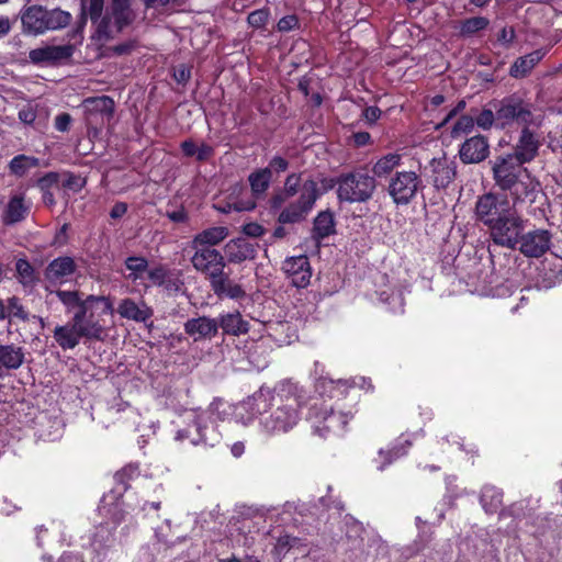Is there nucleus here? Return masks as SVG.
Wrapping results in <instances>:
<instances>
[{
	"label": "nucleus",
	"instance_id": "f257e3e1",
	"mask_svg": "<svg viewBox=\"0 0 562 562\" xmlns=\"http://www.w3.org/2000/svg\"><path fill=\"white\" fill-rule=\"evenodd\" d=\"M63 304L70 322L58 325L53 337L63 350L76 348L82 338L100 341L105 333L103 316L112 315L113 303L109 296L86 294L80 290L50 291Z\"/></svg>",
	"mask_w": 562,
	"mask_h": 562
},
{
	"label": "nucleus",
	"instance_id": "f03ea898",
	"mask_svg": "<svg viewBox=\"0 0 562 562\" xmlns=\"http://www.w3.org/2000/svg\"><path fill=\"white\" fill-rule=\"evenodd\" d=\"M340 186L337 177H322L318 181L305 172H291L283 181V187L269 199L270 209L281 210L277 221L281 224H300L308 217L316 202L328 191Z\"/></svg>",
	"mask_w": 562,
	"mask_h": 562
},
{
	"label": "nucleus",
	"instance_id": "7ed1b4c3",
	"mask_svg": "<svg viewBox=\"0 0 562 562\" xmlns=\"http://www.w3.org/2000/svg\"><path fill=\"white\" fill-rule=\"evenodd\" d=\"M255 401L258 412L261 414L260 424L267 434H285L293 429L301 419L300 398L284 385L277 386L267 394L261 391Z\"/></svg>",
	"mask_w": 562,
	"mask_h": 562
},
{
	"label": "nucleus",
	"instance_id": "20e7f679",
	"mask_svg": "<svg viewBox=\"0 0 562 562\" xmlns=\"http://www.w3.org/2000/svg\"><path fill=\"white\" fill-rule=\"evenodd\" d=\"M196 272L209 281L211 290L220 297L241 300L246 296L243 286L231 279V272L226 271L224 255L217 249L194 250L190 258Z\"/></svg>",
	"mask_w": 562,
	"mask_h": 562
},
{
	"label": "nucleus",
	"instance_id": "39448f33",
	"mask_svg": "<svg viewBox=\"0 0 562 562\" xmlns=\"http://www.w3.org/2000/svg\"><path fill=\"white\" fill-rule=\"evenodd\" d=\"M352 418L351 411H345L338 401L334 404L324 398L314 400L306 414L315 434L322 438L341 435Z\"/></svg>",
	"mask_w": 562,
	"mask_h": 562
},
{
	"label": "nucleus",
	"instance_id": "423d86ee",
	"mask_svg": "<svg viewBox=\"0 0 562 562\" xmlns=\"http://www.w3.org/2000/svg\"><path fill=\"white\" fill-rule=\"evenodd\" d=\"M376 188L378 181L374 177L364 168H356L340 173V186L336 189V195L340 203H367L373 198Z\"/></svg>",
	"mask_w": 562,
	"mask_h": 562
},
{
	"label": "nucleus",
	"instance_id": "0eeeda50",
	"mask_svg": "<svg viewBox=\"0 0 562 562\" xmlns=\"http://www.w3.org/2000/svg\"><path fill=\"white\" fill-rule=\"evenodd\" d=\"M71 14L61 9L48 10L43 5H29L21 12V22L24 33L38 35L48 30H58L67 26Z\"/></svg>",
	"mask_w": 562,
	"mask_h": 562
},
{
	"label": "nucleus",
	"instance_id": "6e6552de",
	"mask_svg": "<svg viewBox=\"0 0 562 562\" xmlns=\"http://www.w3.org/2000/svg\"><path fill=\"white\" fill-rule=\"evenodd\" d=\"M424 189L420 175L413 170L395 171L384 186L385 192L397 207L413 203Z\"/></svg>",
	"mask_w": 562,
	"mask_h": 562
},
{
	"label": "nucleus",
	"instance_id": "1a4fd4ad",
	"mask_svg": "<svg viewBox=\"0 0 562 562\" xmlns=\"http://www.w3.org/2000/svg\"><path fill=\"white\" fill-rule=\"evenodd\" d=\"M497 103V127L506 128L513 124L522 127L535 123L532 104L526 101L521 95L513 93L504 97Z\"/></svg>",
	"mask_w": 562,
	"mask_h": 562
},
{
	"label": "nucleus",
	"instance_id": "9d476101",
	"mask_svg": "<svg viewBox=\"0 0 562 562\" xmlns=\"http://www.w3.org/2000/svg\"><path fill=\"white\" fill-rule=\"evenodd\" d=\"M514 204L506 194L485 193L479 198L475 205L476 217L485 226L491 227L505 216H512Z\"/></svg>",
	"mask_w": 562,
	"mask_h": 562
},
{
	"label": "nucleus",
	"instance_id": "9b49d317",
	"mask_svg": "<svg viewBox=\"0 0 562 562\" xmlns=\"http://www.w3.org/2000/svg\"><path fill=\"white\" fill-rule=\"evenodd\" d=\"M104 8V0H89L88 8L82 4L81 7V15L78 22V26L76 29V33L80 35L82 38V31L85 25L87 24L88 16L91 20L92 24L95 25V37L99 41H110L114 37V34L111 29V16L102 15Z\"/></svg>",
	"mask_w": 562,
	"mask_h": 562
},
{
	"label": "nucleus",
	"instance_id": "f8f14e48",
	"mask_svg": "<svg viewBox=\"0 0 562 562\" xmlns=\"http://www.w3.org/2000/svg\"><path fill=\"white\" fill-rule=\"evenodd\" d=\"M85 120L89 128L101 130L114 116L115 102L109 95L89 97L83 100Z\"/></svg>",
	"mask_w": 562,
	"mask_h": 562
},
{
	"label": "nucleus",
	"instance_id": "ddd939ff",
	"mask_svg": "<svg viewBox=\"0 0 562 562\" xmlns=\"http://www.w3.org/2000/svg\"><path fill=\"white\" fill-rule=\"evenodd\" d=\"M524 228V221L516 211L512 212V216H505L488 227L493 241L510 249L517 248Z\"/></svg>",
	"mask_w": 562,
	"mask_h": 562
},
{
	"label": "nucleus",
	"instance_id": "4468645a",
	"mask_svg": "<svg viewBox=\"0 0 562 562\" xmlns=\"http://www.w3.org/2000/svg\"><path fill=\"white\" fill-rule=\"evenodd\" d=\"M493 179L495 184L503 191L510 189L514 182L522 175L527 172L524 165L516 161L508 154L504 156H497L492 166Z\"/></svg>",
	"mask_w": 562,
	"mask_h": 562
},
{
	"label": "nucleus",
	"instance_id": "2eb2a0df",
	"mask_svg": "<svg viewBox=\"0 0 562 562\" xmlns=\"http://www.w3.org/2000/svg\"><path fill=\"white\" fill-rule=\"evenodd\" d=\"M541 139L538 133L532 131L530 126L521 128L515 145L513 146L512 156L516 161L525 165L529 164L539 155Z\"/></svg>",
	"mask_w": 562,
	"mask_h": 562
},
{
	"label": "nucleus",
	"instance_id": "dca6fc26",
	"mask_svg": "<svg viewBox=\"0 0 562 562\" xmlns=\"http://www.w3.org/2000/svg\"><path fill=\"white\" fill-rule=\"evenodd\" d=\"M551 237V233L547 229L521 233L517 247L526 257L539 258L549 250Z\"/></svg>",
	"mask_w": 562,
	"mask_h": 562
},
{
	"label": "nucleus",
	"instance_id": "f3484780",
	"mask_svg": "<svg viewBox=\"0 0 562 562\" xmlns=\"http://www.w3.org/2000/svg\"><path fill=\"white\" fill-rule=\"evenodd\" d=\"M282 270L291 283L299 289L306 288L311 282L312 267L306 255L286 258L282 263Z\"/></svg>",
	"mask_w": 562,
	"mask_h": 562
},
{
	"label": "nucleus",
	"instance_id": "a211bd4d",
	"mask_svg": "<svg viewBox=\"0 0 562 562\" xmlns=\"http://www.w3.org/2000/svg\"><path fill=\"white\" fill-rule=\"evenodd\" d=\"M488 156V138L481 134L467 138L459 148V158L464 165L480 164Z\"/></svg>",
	"mask_w": 562,
	"mask_h": 562
},
{
	"label": "nucleus",
	"instance_id": "6ab92c4d",
	"mask_svg": "<svg viewBox=\"0 0 562 562\" xmlns=\"http://www.w3.org/2000/svg\"><path fill=\"white\" fill-rule=\"evenodd\" d=\"M75 47L71 44L66 45H46L31 49L29 58L34 65H56L72 57Z\"/></svg>",
	"mask_w": 562,
	"mask_h": 562
},
{
	"label": "nucleus",
	"instance_id": "aec40b11",
	"mask_svg": "<svg viewBox=\"0 0 562 562\" xmlns=\"http://www.w3.org/2000/svg\"><path fill=\"white\" fill-rule=\"evenodd\" d=\"M77 263L70 256H59L44 269V277L49 284H63L77 271Z\"/></svg>",
	"mask_w": 562,
	"mask_h": 562
},
{
	"label": "nucleus",
	"instance_id": "412c9836",
	"mask_svg": "<svg viewBox=\"0 0 562 562\" xmlns=\"http://www.w3.org/2000/svg\"><path fill=\"white\" fill-rule=\"evenodd\" d=\"M258 244L245 237L231 239L224 247V257L229 263H241L257 257Z\"/></svg>",
	"mask_w": 562,
	"mask_h": 562
},
{
	"label": "nucleus",
	"instance_id": "4be33fe9",
	"mask_svg": "<svg viewBox=\"0 0 562 562\" xmlns=\"http://www.w3.org/2000/svg\"><path fill=\"white\" fill-rule=\"evenodd\" d=\"M117 314L125 319L146 323L154 316V310L144 300L136 302L132 297L122 299L116 308Z\"/></svg>",
	"mask_w": 562,
	"mask_h": 562
},
{
	"label": "nucleus",
	"instance_id": "5701e85b",
	"mask_svg": "<svg viewBox=\"0 0 562 562\" xmlns=\"http://www.w3.org/2000/svg\"><path fill=\"white\" fill-rule=\"evenodd\" d=\"M430 171L432 186L438 190L448 188L457 176L456 164L446 157L434 158L430 161Z\"/></svg>",
	"mask_w": 562,
	"mask_h": 562
},
{
	"label": "nucleus",
	"instance_id": "b1692460",
	"mask_svg": "<svg viewBox=\"0 0 562 562\" xmlns=\"http://www.w3.org/2000/svg\"><path fill=\"white\" fill-rule=\"evenodd\" d=\"M106 15L111 16V29H114L115 33L123 32L135 20L130 0H112Z\"/></svg>",
	"mask_w": 562,
	"mask_h": 562
},
{
	"label": "nucleus",
	"instance_id": "393cba45",
	"mask_svg": "<svg viewBox=\"0 0 562 562\" xmlns=\"http://www.w3.org/2000/svg\"><path fill=\"white\" fill-rule=\"evenodd\" d=\"M184 333L193 337L194 341L211 339L217 335V319L207 316L189 318L184 325Z\"/></svg>",
	"mask_w": 562,
	"mask_h": 562
},
{
	"label": "nucleus",
	"instance_id": "a878e982",
	"mask_svg": "<svg viewBox=\"0 0 562 562\" xmlns=\"http://www.w3.org/2000/svg\"><path fill=\"white\" fill-rule=\"evenodd\" d=\"M31 211V202L26 201L24 193H18L9 199L2 213V223L13 225L24 221Z\"/></svg>",
	"mask_w": 562,
	"mask_h": 562
},
{
	"label": "nucleus",
	"instance_id": "bb28decb",
	"mask_svg": "<svg viewBox=\"0 0 562 562\" xmlns=\"http://www.w3.org/2000/svg\"><path fill=\"white\" fill-rule=\"evenodd\" d=\"M196 429H202L201 435L194 437L199 445L214 447L221 442L222 434L212 414L207 412L199 413Z\"/></svg>",
	"mask_w": 562,
	"mask_h": 562
},
{
	"label": "nucleus",
	"instance_id": "cd10ccee",
	"mask_svg": "<svg viewBox=\"0 0 562 562\" xmlns=\"http://www.w3.org/2000/svg\"><path fill=\"white\" fill-rule=\"evenodd\" d=\"M412 447V441L408 435L402 434L398 438L394 440L390 448L386 450H379V459L374 461L378 463L376 468L379 470H384L385 467L393 463L395 460L406 456L408 450Z\"/></svg>",
	"mask_w": 562,
	"mask_h": 562
},
{
	"label": "nucleus",
	"instance_id": "c85d7f7f",
	"mask_svg": "<svg viewBox=\"0 0 562 562\" xmlns=\"http://www.w3.org/2000/svg\"><path fill=\"white\" fill-rule=\"evenodd\" d=\"M122 498L123 497H119L114 494L111 496L106 495L101 499L99 505L100 514L106 518V522H109L111 527H115V529L125 520L126 516Z\"/></svg>",
	"mask_w": 562,
	"mask_h": 562
},
{
	"label": "nucleus",
	"instance_id": "c756f323",
	"mask_svg": "<svg viewBox=\"0 0 562 562\" xmlns=\"http://www.w3.org/2000/svg\"><path fill=\"white\" fill-rule=\"evenodd\" d=\"M229 232L225 226H213L203 229L193 236L191 240V248L193 250L202 249H215L214 247L220 245L227 236Z\"/></svg>",
	"mask_w": 562,
	"mask_h": 562
},
{
	"label": "nucleus",
	"instance_id": "7c9ffc66",
	"mask_svg": "<svg viewBox=\"0 0 562 562\" xmlns=\"http://www.w3.org/2000/svg\"><path fill=\"white\" fill-rule=\"evenodd\" d=\"M222 328L223 335L241 336L250 330V324L243 317L239 311L220 314L217 318V329Z\"/></svg>",
	"mask_w": 562,
	"mask_h": 562
},
{
	"label": "nucleus",
	"instance_id": "2f4dec72",
	"mask_svg": "<svg viewBox=\"0 0 562 562\" xmlns=\"http://www.w3.org/2000/svg\"><path fill=\"white\" fill-rule=\"evenodd\" d=\"M336 234L335 214L330 209L319 211L313 221L312 239L319 245L325 238Z\"/></svg>",
	"mask_w": 562,
	"mask_h": 562
},
{
	"label": "nucleus",
	"instance_id": "473e14b6",
	"mask_svg": "<svg viewBox=\"0 0 562 562\" xmlns=\"http://www.w3.org/2000/svg\"><path fill=\"white\" fill-rule=\"evenodd\" d=\"M403 159L402 155L397 153H387L381 156L373 165H372V175L374 179L389 181L394 175L395 171H400L398 168L402 166Z\"/></svg>",
	"mask_w": 562,
	"mask_h": 562
},
{
	"label": "nucleus",
	"instance_id": "72a5a7b5",
	"mask_svg": "<svg viewBox=\"0 0 562 562\" xmlns=\"http://www.w3.org/2000/svg\"><path fill=\"white\" fill-rule=\"evenodd\" d=\"M539 182L530 178L529 175L520 176L507 191L510 192V195L514 200V205L518 202H524L525 200H529L531 202L535 201L536 195L539 193L538 191Z\"/></svg>",
	"mask_w": 562,
	"mask_h": 562
},
{
	"label": "nucleus",
	"instance_id": "f704fd0d",
	"mask_svg": "<svg viewBox=\"0 0 562 562\" xmlns=\"http://www.w3.org/2000/svg\"><path fill=\"white\" fill-rule=\"evenodd\" d=\"M59 181L60 175L57 171H48L35 181V187L41 192L42 202L48 209H53L57 203L53 188L57 187Z\"/></svg>",
	"mask_w": 562,
	"mask_h": 562
},
{
	"label": "nucleus",
	"instance_id": "c9c22d12",
	"mask_svg": "<svg viewBox=\"0 0 562 562\" xmlns=\"http://www.w3.org/2000/svg\"><path fill=\"white\" fill-rule=\"evenodd\" d=\"M546 49H536L525 56L518 57L510 66L509 75L514 78L526 77L533 67L546 56Z\"/></svg>",
	"mask_w": 562,
	"mask_h": 562
},
{
	"label": "nucleus",
	"instance_id": "e433bc0d",
	"mask_svg": "<svg viewBox=\"0 0 562 562\" xmlns=\"http://www.w3.org/2000/svg\"><path fill=\"white\" fill-rule=\"evenodd\" d=\"M140 475V471L137 464H126L114 474L115 486L112 490V494L123 497L124 493L131 487V482L135 481Z\"/></svg>",
	"mask_w": 562,
	"mask_h": 562
},
{
	"label": "nucleus",
	"instance_id": "4c0bfd02",
	"mask_svg": "<svg viewBox=\"0 0 562 562\" xmlns=\"http://www.w3.org/2000/svg\"><path fill=\"white\" fill-rule=\"evenodd\" d=\"M15 278L24 289H33L40 282V273L25 257L15 261Z\"/></svg>",
	"mask_w": 562,
	"mask_h": 562
},
{
	"label": "nucleus",
	"instance_id": "58836bf2",
	"mask_svg": "<svg viewBox=\"0 0 562 562\" xmlns=\"http://www.w3.org/2000/svg\"><path fill=\"white\" fill-rule=\"evenodd\" d=\"M25 360L22 347L14 344L0 345V364L7 370H18Z\"/></svg>",
	"mask_w": 562,
	"mask_h": 562
},
{
	"label": "nucleus",
	"instance_id": "ea45409f",
	"mask_svg": "<svg viewBox=\"0 0 562 562\" xmlns=\"http://www.w3.org/2000/svg\"><path fill=\"white\" fill-rule=\"evenodd\" d=\"M272 176L269 169L258 168L250 172L248 176V182L251 190V194L256 198H262L272 182Z\"/></svg>",
	"mask_w": 562,
	"mask_h": 562
},
{
	"label": "nucleus",
	"instance_id": "a19ab883",
	"mask_svg": "<svg viewBox=\"0 0 562 562\" xmlns=\"http://www.w3.org/2000/svg\"><path fill=\"white\" fill-rule=\"evenodd\" d=\"M124 266L128 271V274L125 276L127 281H131L134 284H137L144 277V273H147L149 268V261L144 256H128L124 260Z\"/></svg>",
	"mask_w": 562,
	"mask_h": 562
},
{
	"label": "nucleus",
	"instance_id": "79ce46f5",
	"mask_svg": "<svg viewBox=\"0 0 562 562\" xmlns=\"http://www.w3.org/2000/svg\"><path fill=\"white\" fill-rule=\"evenodd\" d=\"M115 527H111L109 522H101L92 537V546L98 552H103L112 548L115 543Z\"/></svg>",
	"mask_w": 562,
	"mask_h": 562
},
{
	"label": "nucleus",
	"instance_id": "37998d69",
	"mask_svg": "<svg viewBox=\"0 0 562 562\" xmlns=\"http://www.w3.org/2000/svg\"><path fill=\"white\" fill-rule=\"evenodd\" d=\"M60 181L59 184L63 189V196L69 199L70 193H79L87 184V179L79 173H75L69 170L59 172Z\"/></svg>",
	"mask_w": 562,
	"mask_h": 562
},
{
	"label": "nucleus",
	"instance_id": "c03bdc74",
	"mask_svg": "<svg viewBox=\"0 0 562 562\" xmlns=\"http://www.w3.org/2000/svg\"><path fill=\"white\" fill-rule=\"evenodd\" d=\"M490 25V20L485 16H471L459 21L458 36L461 38H470L485 31Z\"/></svg>",
	"mask_w": 562,
	"mask_h": 562
},
{
	"label": "nucleus",
	"instance_id": "a18cd8bd",
	"mask_svg": "<svg viewBox=\"0 0 562 562\" xmlns=\"http://www.w3.org/2000/svg\"><path fill=\"white\" fill-rule=\"evenodd\" d=\"M40 166V159L34 156L20 154L14 156L9 162L10 172L16 177H23L30 169Z\"/></svg>",
	"mask_w": 562,
	"mask_h": 562
},
{
	"label": "nucleus",
	"instance_id": "49530a36",
	"mask_svg": "<svg viewBox=\"0 0 562 562\" xmlns=\"http://www.w3.org/2000/svg\"><path fill=\"white\" fill-rule=\"evenodd\" d=\"M181 277L182 273L180 270L170 269L168 267L159 289H161L168 295L178 294L184 286V282Z\"/></svg>",
	"mask_w": 562,
	"mask_h": 562
},
{
	"label": "nucleus",
	"instance_id": "de8ad7c7",
	"mask_svg": "<svg viewBox=\"0 0 562 562\" xmlns=\"http://www.w3.org/2000/svg\"><path fill=\"white\" fill-rule=\"evenodd\" d=\"M475 126L474 117L468 114L459 116L451 128V137L460 138L462 135L470 134Z\"/></svg>",
	"mask_w": 562,
	"mask_h": 562
},
{
	"label": "nucleus",
	"instance_id": "09e8293b",
	"mask_svg": "<svg viewBox=\"0 0 562 562\" xmlns=\"http://www.w3.org/2000/svg\"><path fill=\"white\" fill-rule=\"evenodd\" d=\"M494 110L483 109L476 117H474L475 125L484 131L491 130L494 125L497 127V103L494 102Z\"/></svg>",
	"mask_w": 562,
	"mask_h": 562
},
{
	"label": "nucleus",
	"instance_id": "8fccbe9b",
	"mask_svg": "<svg viewBox=\"0 0 562 562\" xmlns=\"http://www.w3.org/2000/svg\"><path fill=\"white\" fill-rule=\"evenodd\" d=\"M480 499L486 513H495L502 505V494L494 488H486Z\"/></svg>",
	"mask_w": 562,
	"mask_h": 562
},
{
	"label": "nucleus",
	"instance_id": "3c124183",
	"mask_svg": "<svg viewBox=\"0 0 562 562\" xmlns=\"http://www.w3.org/2000/svg\"><path fill=\"white\" fill-rule=\"evenodd\" d=\"M198 414L195 413L192 420L187 425V427L179 429L176 435V439L183 441L189 440L192 445L198 446L199 441L195 440V436H200L202 429L198 428Z\"/></svg>",
	"mask_w": 562,
	"mask_h": 562
},
{
	"label": "nucleus",
	"instance_id": "603ef678",
	"mask_svg": "<svg viewBox=\"0 0 562 562\" xmlns=\"http://www.w3.org/2000/svg\"><path fill=\"white\" fill-rule=\"evenodd\" d=\"M5 311L8 317H14L20 321L26 322L29 321V313L22 305L20 299L18 296H11L8 299V304L5 306Z\"/></svg>",
	"mask_w": 562,
	"mask_h": 562
},
{
	"label": "nucleus",
	"instance_id": "864d4df0",
	"mask_svg": "<svg viewBox=\"0 0 562 562\" xmlns=\"http://www.w3.org/2000/svg\"><path fill=\"white\" fill-rule=\"evenodd\" d=\"M270 18L268 7L251 11L247 16V22L252 29H265Z\"/></svg>",
	"mask_w": 562,
	"mask_h": 562
},
{
	"label": "nucleus",
	"instance_id": "5fc2aeb1",
	"mask_svg": "<svg viewBox=\"0 0 562 562\" xmlns=\"http://www.w3.org/2000/svg\"><path fill=\"white\" fill-rule=\"evenodd\" d=\"M167 269L168 266L164 263H156L155 266L150 267V269L147 271V279L149 284L144 285L145 290L150 286L160 288Z\"/></svg>",
	"mask_w": 562,
	"mask_h": 562
},
{
	"label": "nucleus",
	"instance_id": "6e6d98bb",
	"mask_svg": "<svg viewBox=\"0 0 562 562\" xmlns=\"http://www.w3.org/2000/svg\"><path fill=\"white\" fill-rule=\"evenodd\" d=\"M290 162L286 158L276 155L270 160L266 169H269L271 172V176L273 177V173L280 175L282 172H285L289 169Z\"/></svg>",
	"mask_w": 562,
	"mask_h": 562
},
{
	"label": "nucleus",
	"instance_id": "4d7b16f0",
	"mask_svg": "<svg viewBox=\"0 0 562 562\" xmlns=\"http://www.w3.org/2000/svg\"><path fill=\"white\" fill-rule=\"evenodd\" d=\"M300 27V20L295 14L282 16L277 23V30L281 33H286Z\"/></svg>",
	"mask_w": 562,
	"mask_h": 562
},
{
	"label": "nucleus",
	"instance_id": "13d9d810",
	"mask_svg": "<svg viewBox=\"0 0 562 562\" xmlns=\"http://www.w3.org/2000/svg\"><path fill=\"white\" fill-rule=\"evenodd\" d=\"M138 47V41L136 38L127 40L123 43L112 46L110 49L115 56L130 55Z\"/></svg>",
	"mask_w": 562,
	"mask_h": 562
},
{
	"label": "nucleus",
	"instance_id": "bf43d9fd",
	"mask_svg": "<svg viewBox=\"0 0 562 562\" xmlns=\"http://www.w3.org/2000/svg\"><path fill=\"white\" fill-rule=\"evenodd\" d=\"M516 37V33L514 27L504 26L497 34V41L501 43L505 48H509L512 44L514 43Z\"/></svg>",
	"mask_w": 562,
	"mask_h": 562
},
{
	"label": "nucleus",
	"instance_id": "052dcab7",
	"mask_svg": "<svg viewBox=\"0 0 562 562\" xmlns=\"http://www.w3.org/2000/svg\"><path fill=\"white\" fill-rule=\"evenodd\" d=\"M381 114H382V111L379 106L370 105V106H366L362 110L361 116L366 120L368 125L371 126L376 123V121L381 117Z\"/></svg>",
	"mask_w": 562,
	"mask_h": 562
},
{
	"label": "nucleus",
	"instance_id": "680f3d73",
	"mask_svg": "<svg viewBox=\"0 0 562 562\" xmlns=\"http://www.w3.org/2000/svg\"><path fill=\"white\" fill-rule=\"evenodd\" d=\"M71 122V115L67 112H63L55 117L54 126L58 132L64 133L70 130Z\"/></svg>",
	"mask_w": 562,
	"mask_h": 562
},
{
	"label": "nucleus",
	"instance_id": "e2e57ef3",
	"mask_svg": "<svg viewBox=\"0 0 562 562\" xmlns=\"http://www.w3.org/2000/svg\"><path fill=\"white\" fill-rule=\"evenodd\" d=\"M215 154V149L213 146L206 143H201L200 146H198L196 157L195 159L199 162H204L210 160Z\"/></svg>",
	"mask_w": 562,
	"mask_h": 562
},
{
	"label": "nucleus",
	"instance_id": "0e129e2a",
	"mask_svg": "<svg viewBox=\"0 0 562 562\" xmlns=\"http://www.w3.org/2000/svg\"><path fill=\"white\" fill-rule=\"evenodd\" d=\"M190 78H191V70L186 65H179L173 71V79L179 85H183V86L187 85V82L190 80Z\"/></svg>",
	"mask_w": 562,
	"mask_h": 562
},
{
	"label": "nucleus",
	"instance_id": "69168bd1",
	"mask_svg": "<svg viewBox=\"0 0 562 562\" xmlns=\"http://www.w3.org/2000/svg\"><path fill=\"white\" fill-rule=\"evenodd\" d=\"M243 232L249 237H261L265 234V228L260 224L251 222L243 226Z\"/></svg>",
	"mask_w": 562,
	"mask_h": 562
},
{
	"label": "nucleus",
	"instance_id": "338daca9",
	"mask_svg": "<svg viewBox=\"0 0 562 562\" xmlns=\"http://www.w3.org/2000/svg\"><path fill=\"white\" fill-rule=\"evenodd\" d=\"M166 216L173 223L182 224L189 220L188 213L183 206L175 211H168Z\"/></svg>",
	"mask_w": 562,
	"mask_h": 562
},
{
	"label": "nucleus",
	"instance_id": "774afa93",
	"mask_svg": "<svg viewBox=\"0 0 562 562\" xmlns=\"http://www.w3.org/2000/svg\"><path fill=\"white\" fill-rule=\"evenodd\" d=\"M180 149L187 158L196 157L198 146L191 138L181 142Z\"/></svg>",
	"mask_w": 562,
	"mask_h": 562
}]
</instances>
